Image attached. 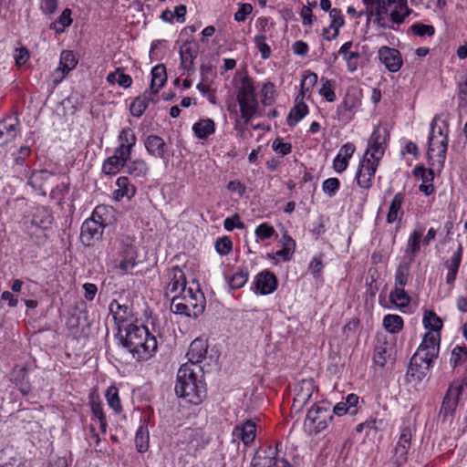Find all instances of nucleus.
Listing matches in <instances>:
<instances>
[{"label": "nucleus", "instance_id": "nucleus-20", "mask_svg": "<svg viewBox=\"0 0 467 467\" xmlns=\"http://www.w3.org/2000/svg\"><path fill=\"white\" fill-rule=\"evenodd\" d=\"M463 248L461 244H458L457 249L452 253L451 256L444 262L447 269L446 283L452 286L457 277V274L462 263Z\"/></svg>", "mask_w": 467, "mask_h": 467}, {"label": "nucleus", "instance_id": "nucleus-11", "mask_svg": "<svg viewBox=\"0 0 467 467\" xmlns=\"http://www.w3.org/2000/svg\"><path fill=\"white\" fill-rule=\"evenodd\" d=\"M462 390V385L459 382H453L450 385L440 410V417L442 418V420H446L448 417L452 416L455 412Z\"/></svg>", "mask_w": 467, "mask_h": 467}, {"label": "nucleus", "instance_id": "nucleus-28", "mask_svg": "<svg viewBox=\"0 0 467 467\" xmlns=\"http://www.w3.org/2000/svg\"><path fill=\"white\" fill-rule=\"evenodd\" d=\"M393 348L384 339L378 341L374 348L373 361L379 367H384L392 360Z\"/></svg>", "mask_w": 467, "mask_h": 467}, {"label": "nucleus", "instance_id": "nucleus-4", "mask_svg": "<svg viewBox=\"0 0 467 467\" xmlns=\"http://www.w3.org/2000/svg\"><path fill=\"white\" fill-rule=\"evenodd\" d=\"M445 130L437 125V118L431 124V132L428 139V157L436 158L440 167H443L448 148V124L443 121Z\"/></svg>", "mask_w": 467, "mask_h": 467}, {"label": "nucleus", "instance_id": "nucleus-58", "mask_svg": "<svg viewBox=\"0 0 467 467\" xmlns=\"http://www.w3.org/2000/svg\"><path fill=\"white\" fill-rule=\"evenodd\" d=\"M413 173L416 177H420L422 183L432 182L434 180V172L431 169H426L424 166H417Z\"/></svg>", "mask_w": 467, "mask_h": 467}, {"label": "nucleus", "instance_id": "nucleus-30", "mask_svg": "<svg viewBox=\"0 0 467 467\" xmlns=\"http://www.w3.org/2000/svg\"><path fill=\"white\" fill-rule=\"evenodd\" d=\"M144 144L150 155L161 159L165 157L167 146L162 138L157 135H149L145 140Z\"/></svg>", "mask_w": 467, "mask_h": 467}, {"label": "nucleus", "instance_id": "nucleus-43", "mask_svg": "<svg viewBox=\"0 0 467 467\" xmlns=\"http://www.w3.org/2000/svg\"><path fill=\"white\" fill-rule=\"evenodd\" d=\"M150 434L148 426L145 424L140 425L135 435L136 449L139 452H146L149 449Z\"/></svg>", "mask_w": 467, "mask_h": 467}, {"label": "nucleus", "instance_id": "nucleus-40", "mask_svg": "<svg viewBox=\"0 0 467 467\" xmlns=\"http://www.w3.org/2000/svg\"><path fill=\"white\" fill-rule=\"evenodd\" d=\"M125 171L134 177H144L149 171V167L143 160L136 159L126 162Z\"/></svg>", "mask_w": 467, "mask_h": 467}, {"label": "nucleus", "instance_id": "nucleus-45", "mask_svg": "<svg viewBox=\"0 0 467 467\" xmlns=\"http://www.w3.org/2000/svg\"><path fill=\"white\" fill-rule=\"evenodd\" d=\"M52 176L47 170L34 171L28 178L27 184L34 190L42 189L44 182Z\"/></svg>", "mask_w": 467, "mask_h": 467}, {"label": "nucleus", "instance_id": "nucleus-25", "mask_svg": "<svg viewBox=\"0 0 467 467\" xmlns=\"http://www.w3.org/2000/svg\"><path fill=\"white\" fill-rule=\"evenodd\" d=\"M208 350V344L204 339H194L188 349L187 357L190 361L189 365H196L201 363L206 357Z\"/></svg>", "mask_w": 467, "mask_h": 467}, {"label": "nucleus", "instance_id": "nucleus-57", "mask_svg": "<svg viewBox=\"0 0 467 467\" xmlns=\"http://www.w3.org/2000/svg\"><path fill=\"white\" fill-rule=\"evenodd\" d=\"M410 29L414 35H417L420 36H431L435 33V29L432 26L425 25V24H421V23L413 24L410 26Z\"/></svg>", "mask_w": 467, "mask_h": 467}, {"label": "nucleus", "instance_id": "nucleus-60", "mask_svg": "<svg viewBox=\"0 0 467 467\" xmlns=\"http://www.w3.org/2000/svg\"><path fill=\"white\" fill-rule=\"evenodd\" d=\"M275 232V231L272 225L263 223L256 227L255 235L261 240H265L271 238Z\"/></svg>", "mask_w": 467, "mask_h": 467}, {"label": "nucleus", "instance_id": "nucleus-51", "mask_svg": "<svg viewBox=\"0 0 467 467\" xmlns=\"http://www.w3.org/2000/svg\"><path fill=\"white\" fill-rule=\"evenodd\" d=\"M410 274V262L400 265L395 272V286L404 287L408 283Z\"/></svg>", "mask_w": 467, "mask_h": 467}, {"label": "nucleus", "instance_id": "nucleus-36", "mask_svg": "<svg viewBox=\"0 0 467 467\" xmlns=\"http://www.w3.org/2000/svg\"><path fill=\"white\" fill-rule=\"evenodd\" d=\"M167 81L166 67L164 65L160 64L151 69V81L150 89L158 92L164 86Z\"/></svg>", "mask_w": 467, "mask_h": 467}, {"label": "nucleus", "instance_id": "nucleus-64", "mask_svg": "<svg viewBox=\"0 0 467 467\" xmlns=\"http://www.w3.org/2000/svg\"><path fill=\"white\" fill-rule=\"evenodd\" d=\"M253 6L250 4H241L238 11L234 14V19L237 22H244L246 19L247 15L251 14Z\"/></svg>", "mask_w": 467, "mask_h": 467}, {"label": "nucleus", "instance_id": "nucleus-47", "mask_svg": "<svg viewBox=\"0 0 467 467\" xmlns=\"http://www.w3.org/2000/svg\"><path fill=\"white\" fill-rule=\"evenodd\" d=\"M107 81L110 84L118 83L120 87L128 88L132 84V78L130 75L124 74L120 68H117L116 71L109 73L107 76Z\"/></svg>", "mask_w": 467, "mask_h": 467}, {"label": "nucleus", "instance_id": "nucleus-9", "mask_svg": "<svg viewBox=\"0 0 467 467\" xmlns=\"http://www.w3.org/2000/svg\"><path fill=\"white\" fill-rule=\"evenodd\" d=\"M119 267L125 273L130 272L136 265L137 250L130 237L126 236L119 242Z\"/></svg>", "mask_w": 467, "mask_h": 467}, {"label": "nucleus", "instance_id": "nucleus-5", "mask_svg": "<svg viewBox=\"0 0 467 467\" xmlns=\"http://www.w3.org/2000/svg\"><path fill=\"white\" fill-rule=\"evenodd\" d=\"M237 101L240 107L241 117L244 124L253 119L257 111L258 102L254 94V88L250 79L244 78L237 89Z\"/></svg>", "mask_w": 467, "mask_h": 467}, {"label": "nucleus", "instance_id": "nucleus-34", "mask_svg": "<svg viewBox=\"0 0 467 467\" xmlns=\"http://www.w3.org/2000/svg\"><path fill=\"white\" fill-rule=\"evenodd\" d=\"M78 62V60H66L65 62L59 60L58 67L54 69L50 76L54 87L62 82L68 72L77 67Z\"/></svg>", "mask_w": 467, "mask_h": 467}, {"label": "nucleus", "instance_id": "nucleus-61", "mask_svg": "<svg viewBox=\"0 0 467 467\" xmlns=\"http://www.w3.org/2000/svg\"><path fill=\"white\" fill-rule=\"evenodd\" d=\"M224 228L227 231H233L234 228L244 229V224L240 220V216L237 213H234L231 217H227L223 222Z\"/></svg>", "mask_w": 467, "mask_h": 467}, {"label": "nucleus", "instance_id": "nucleus-7", "mask_svg": "<svg viewBox=\"0 0 467 467\" xmlns=\"http://www.w3.org/2000/svg\"><path fill=\"white\" fill-rule=\"evenodd\" d=\"M333 419L330 406L327 402H319L312 406L307 411L306 420L311 424L315 433L325 430Z\"/></svg>", "mask_w": 467, "mask_h": 467}, {"label": "nucleus", "instance_id": "nucleus-31", "mask_svg": "<svg viewBox=\"0 0 467 467\" xmlns=\"http://www.w3.org/2000/svg\"><path fill=\"white\" fill-rule=\"evenodd\" d=\"M114 213L115 211L112 206L102 204L98 205L94 209L90 218L96 221L103 228H105L106 226L111 224L114 222Z\"/></svg>", "mask_w": 467, "mask_h": 467}, {"label": "nucleus", "instance_id": "nucleus-2", "mask_svg": "<svg viewBox=\"0 0 467 467\" xmlns=\"http://www.w3.org/2000/svg\"><path fill=\"white\" fill-rule=\"evenodd\" d=\"M441 333L426 332L416 353L412 356L408 373L417 380L424 379L438 358Z\"/></svg>", "mask_w": 467, "mask_h": 467}, {"label": "nucleus", "instance_id": "nucleus-38", "mask_svg": "<svg viewBox=\"0 0 467 467\" xmlns=\"http://www.w3.org/2000/svg\"><path fill=\"white\" fill-rule=\"evenodd\" d=\"M192 130L197 138L204 140L214 132L215 124L211 119H201L194 123Z\"/></svg>", "mask_w": 467, "mask_h": 467}, {"label": "nucleus", "instance_id": "nucleus-23", "mask_svg": "<svg viewBox=\"0 0 467 467\" xmlns=\"http://www.w3.org/2000/svg\"><path fill=\"white\" fill-rule=\"evenodd\" d=\"M119 146L115 149L122 156L130 158L132 150L136 144L137 138L135 133L130 128H124L119 135Z\"/></svg>", "mask_w": 467, "mask_h": 467}, {"label": "nucleus", "instance_id": "nucleus-27", "mask_svg": "<svg viewBox=\"0 0 467 467\" xmlns=\"http://www.w3.org/2000/svg\"><path fill=\"white\" fill-rule=\"evenodd\" d=\"M255 432V423L253 420H248L243 424L234 427L233 436L240 439L244 445H249L254 441Z\"/></svg>", "mask_w": 467, "mask_h": 467}, {"label": "nucleus", "instance_id": "nucleus-46", "mask_svg": "<svg viewBox=\"0 0 467 467\" xmlns=\"http://www.w3.org/2000/svg\"><path fill=\"white\" fill-rule=\"evenodd\" d=\"M403 319L398 315H386L383 318L384 328L391 334H396L403 328Z\"/></svg>", "mask_w": 467, "mask_h": 467}, {"label": "nucleus", "instance_id": "nucleus-19", "mask_svg": "<svg viewBox=\"0 0 467 467\" xmlns=\"http://www.w3.org/2000/svg\"><path fill=\"white\" fill-rule=\"evenodd\" d=\"M158 92L149 89L142 95L137 97L130 108L131 115L137 118L141 117L150 103H156L158 101Z\"/></svg>", "mask_w": 467, "mask_h": 467}, {"label": "nucleus", "instance_id": "nucleus-16", "mask_svg": "<svg viewBox=\"0 0 467 467\" xmlns=\"http://www.w3.org/2000/svg\"><path fill=\"white\" fill-rule=\"evenodd\" d=\"M20 131V121L16 117L0 120V146L12 142Z\"/></svg>", "mask_w": 467, "mask_h": 467}, {"label": "nucleus", "instance_id": "nucleus-3", "mask_svg": "<svg viewBox=\"0 0 467 467\" xmlns=\"http://www.w3.org/2000/svg\"><path fill=\"white\" fill-rule=\"evenodd\" d=\"M206 300L200 289L187 288L183 295H175L171 300V310L176 315L196 318L205 309Z\"/></svg>", "mask_w": 467, "mask_h": 467}, {"label": "nucleus", "instance_id": "nucleus-18", "mask_svg": "<svg viewBox=\"0 0 467 467\" xmlns=\"http://www.w3.org/2000/svg\"><path fill=\"white\" fill-rule=\"evenodd\" d=\"M206 396L205 384L197 378L193 382L190 383L185 392L181 393L178 397L184 399L188 403L198 405Z\"/></svg>", "mask_w": 467, "mask_h": 467}, {"label": "nucleus", "instance_id": "nucleus-37", "mask_svg": "<svg viewBox=\"0 0 467 467\" xmlns=\"http://www.w3.org/2000/svg\"><path fill=\"white\" fill-rule=\"evenodd\" d=\"M270 454L272 456H264L262 457L259 454V451H256L254 456L252 459L251 466L252 467H276V462L278 460L275 459L277 454V449L272 448L269 446Z\"/></svg>", "mask_w": 467, "mask_h": 467}, {"label": "nucleus", "instance_id": "nucleus-15", "mask_svg": "<svg viewBox=\"0 0 467 467\" xmlns=\"http://www.w3.org/2000/svg\"><path fill=\"white\" fill-rule=\"evenodd\" d=\"M314 391V384L311 379H303L295 385L294 401L292 408L296 411H300L306 405L312 397Z\"/></svg>", "mask_w": 467, "mask_h": 467}, {"label": "nucleus", "instance_id": "nucleus-21", "mask_svg": "<svg viewBox=\"0 0 467 467\" xmlns=\"http://www.w3.org/2000/svg\"><path fill=\"white\" fill-rule=\"evenodd\" d=\"M184 440L189 446L190 451L194 452L203 449L209 442L202 429H187L184 431Z\"/></svg>", "mask_w": 467, "mask_h": 467}, {"label": "nucleus", "instance_id": "nucleus-55", "mask_svg": "<svg viewBox=\"0 0 467 467\" xmlns=\"http://www.w3.org/2000/svg\"><path fill=\"white\" fill-rule=\"evenodd\" d=\"M467 359V347L456 346L451 351V363L456 367L463 364Z\"/></svg>", "mask_w": 467, "mask_h": 467}, {"label": "nucleus", "instance_id": "nucleus-62", "mask_svg": "<svg viewBox=\"0 0 467 467\" xmlns=\"http://www.w3.org/2000/svg\"><path fill=\"white\" fill-rule=\"evenodd\" d=\"M272 149L282 156H285L291 152L292 145L283 142L282 139L277 138L274 140Z\"/></svg>", "mask_w": 467, "mask_h": 467}, {"label": "nucleus", "instance_id": "nucleus-48", "mask_svg": "<svg viewBox=\"0 0 467 467\" xmlns=\"http://www.w3.org/2000/svg\"><path fill=\"white\" fill-rule=\"evenodd\" d=\"M389 298L391 303L399 307H405L410 302V297L404 290V287H394L390 292Z\"/></svg>", "mask_w": 467, "mask_h": 467}, {"label": "nucleus", "instance_id": "nucleus-52", "mask_svg": "<svg viewBox=\"0 0 467 467\" xmlns=\"http://www.w3.org/2000/svg\"><path fill=\"white\" fill-rule=\"evenodd\" d=\"M322 87L319 90V94L324 97L328 102H334L337 99L335 89V82L328 80L325 78H321Z\"/></svg>", "mask_w": 467, "mask_h": 467}, {"label": "nucleus", "instance_id": "nucleus-10", "mask_svg": "<svg viewBox=\"0 0 467 467\" xmlns=\"http://www.w3.org/2000/svg\"><path fill=\"white\" fill-rule=\"evenodd\" d=\"M379 163L367 156L363 157L355 176L357 184L360 188L368 190L372 186V179L375 176Z\"/></svg>", "mask_w": 467, "mask_h": 467}, {"label": "nucleus", "instance_id": "nucleus-17", "mask_svg": "<svg viewBox=\"0 0 467 467\" xmlns=\"http://www.w3.org/2000/svg\"><path fill=\"white\" fill-rule=\"evenodd\" d=\"M103 227L90 217L81 225L80 241L86 246H90L99 240L103 234Z\"/></svg>", "mask_w": 467, "mask_h": 467}, {"label": "nucleus", "instance_id": "nucleus-6", "mask_svg": "<svg viewBox=\"0 0 467 467\" xmlns=\"http://www.w3.org/2000/svg\"><path fill=\"white\" fill-rule=\"evenodd\" d=\"M388 137L389 132L386 129L380 128L379 126L376 127L368 139L364 156L379 162L387 148Z\"/></svg>", "mask_w": 467, "mask_h": 467}, {"label": "nucleus", "instance_id": "nucleus-33", "mask_svg": "<svg viewBox=\"0 0 467 467\" xmlns=\"http://www.w3.org/2000/svg\"><path fill=\"white\" fill-rule=\"evenodd\" d=\"M117 189L114 191L116 200L123 198L130 199L135 195L136 188L132 185L126 176H120L116 181Z\"/></svg>", "mask_w": 467, "mask_h": 467}, {"label": "nucleus", "instance_id": "nucleus-54", "mask_svg": "<svg viewBox=\"0 0 467 467\" xmlns=\"http://www.w3.org/2000/svg\"><path fill=\"white\" fill-rule=\"evenodd\" d=\"M199 46L195 41H187L180 47L181 58H196L198 56Z\"/></svg>", "mask_w": 467, "mask_h": 467}, {"label": "nucleus", "instance_id": "nucleus-44", "mask_svg": "<svg viewBox=\"0 0 467 467\" xmlns=\"http://www.w3.org/2000/svg\"><path fill=\"white\" fill-rule=\"evenodd\" d=\"M308 112V108L304 102L296 103L290 110L287 117V124L290 127L296 125Z\"/></svg>", "mask_w": 467, "mask_h": 467}, {"label": "nucleus", "instance_id": "nucleus-24", "mask_svg": "<svg viewBox=\"0 0 467 467\" xmlns=\"http://www.w3.org/2000/svg\"><path fill=\"white\" fill-rule=\"evenodd\" d=\"M109 313L112 315L118 332L127 327L128 317L130 316V310L127 305H120L117 300H113L109 306Z\"/></svg>", "mask_w": 467, "mask_h": 467}, {"label": "nucleus", "instance_id": "nucleus-32", "mask_svg": "<svg viewBox=\"0 0 467 467\" xmlns=\"http://www.w3.org/2000/svg\"><path fill=\"white\" fill-rule=\"evenodd\" d=\"M329 16L331 18V24L329 27L324 29L323 33L325 38L327 40L335 38L338 35L339 28L344 25V18L339 9H331Z\"/></svg>", "mask_w": 467, "mask_h": 467}, {"label": "nucleus", "instance_id": "nucleus-53", "mask_svg": "<svg viewBox=\"0 0 467 467\" xmlns=\"http://www.w3.org/2000/svg\"><path fill=\"white\" fill-rule=\"evenodd\" d=\"M248 276L249 275L247 270L240 269L229 279V285L233 289H239L247 283Z\"/></svg>", "mask_w": 467, "mask_h": 467}, {"label": "nucleus", "instance_id": "nucleus-41", "mask_svg": "<svg viewBox=\"0 0 467 467\" xmlns=\"http://www.w3.org/2000/svg\"><path fill=\"white\" fill-rule=\"evenodd\" d=\"M422 322L428 332L441 333L443 326L441 318L431 310L424 312Z\"/></svg>", "mask_w": 467, "mask_h": 467}, {"label": "nucleus", "instance_id": "nucleus-49", "mask_svg": "<svg viewBox=\"0 0 467 467\" xmlns=\"http://www.w3.org/2000/svg\"><path fill=\"white\" fill-rule=\"evenodd\" d=\"M105 397L109 406L116 413H120L122 411V406L119 396V390L115 386H110L107 389Z\"/></svg>", "mask_w": 467, "mask_h": 467}, {"label": "nucleus", "instance_id": "nucleus-26", "mask_svg": "<svg viewBox=\"0 0 467 467\" xmlns=\"http://www.w3.org/2000/svg\"><path fill=\"white\" fill-rule=\"evenodd\" d=\"M115 150L114 154L107 158L102 164V171L107 175H114L125 168L126 162L130 160L128 156H122Z\"/></svg>", "mask_w": 467, "mask_h": 467}, {"label": "nucleus", "instance_id": "nucleus-14", "mask_svg": "<svg viewBox=\"0 0 467 467\" xmlns=\"http://www.w3.org/2000/svg\"><path fill=\"white\" fill-rule=\"evenodd\" d=\"M169 283L165 286V296L171 295H183L187 292L186 277L182 269L178 266L171 268L168 273Z\"/></svg>", "mask_w": 467, "mask_h": 467}, {"label": "nucleus", "instance_id": "nucleus-56", "mask_svg": "<svg viewBox=\"0 0 467 467\" xmlns=\"http://www.w3.org/2000/svg\"><path fill=\"white\" fill-rule=\"evenodd\" d=\"M340 187V182L337 178H328L322 183L323 192L329 197L336 195Z\"/></svg>", "mask_w": 467, "mask_h": 467}, {"label": "nucleus", "instance_id": "nucleus-8", "mask_svg": "<svg viewBox=\"0 0 467 467\" xmlns=\"http://www.w3.org/2000/svg\"><path fill=\"white\" fill-rule=\"evenodd\" d=\"M412 431L410 427L401 429L398 441L393 448L390 462L395 467L403 466L408 461V452L411 446Z\"/></svg>", "mask_w": 467, "mask_h": 467}, {"label": "nucleus", "instance_id": "nucleus-29", "mask_svg": "<svg viewBox=\"0 0 467 467\" xmlns=\"http://www.w3.org/2000/svg\"><path fill=\"white\" fill-rule=\"evenodd\" d=\"M358 396L351 393L348 394L345 400L338 402L333 408V413L337 416H342L345 414H349L354 416L358 413Z\"/></svg>", "mask_w": 467, "mask_h": 467}, {"label": "nucleus", "instance_id": "nucleus-35", "mask_svg": "<svg viewBox=\"0 0 467 467\" xmlns=\"http://www.w3.org/2000/svg\"><path fill=\"white\" fill-rule=\"evenodd\" d=\"M422 238V232L420 230H414L410 233L408 242L407 247L405 250L406 256L409 257L410 263L413 261L415 256L419 254L420 249V242Z\"/></svg>", "mask_w": 467, "mask_h": 467}, {"label": "nucleus", "instance_id": "nucleus-1", "mask_svg": "<svg viewBox=\"0 0 467 467\" xmlns=\"http://www.w3.org/2000/svg\"><path fill=\"white\" fill-rule=\"evenodd\" d=\"M117 337L121 346L137 360L150 358L158 348L155 336L143 325L130 323L124 329L119 328Z\"/></svg>", "mask_w": 467, "mask_h": 467}, {"label": "nucleus", "instance_id": "nucleus-63", "mask_svg": "<svg viewBox=\"0 0 467 467\" xmlns=\"http://www.w3.org/2000/svg\"><path fill=\"white\" fill-rule=\"evenodd\" d=\"M30 154L31 149L28 146H21L19 150L14 153L15 163L17 165H22Z\"/></svg>", "mask_w": 467, "mask_h": 467}, {"label": "nucleus", "instance_id": "nucleus-13", "mask_svg": "<svg viewBox=\"0 0 467 467\" xmlns=\"http://www.w3.org/2000/svg\"><path fill=\"white\" fill-rule=\"evenodd\" d=\"M277 287V280L275 275L267 270L258 273L252 284V290L255 294L269 295Z\"/></svg>", "mask_w": 467, "mask_h": 467}, {"label": "nucleus", "instance_id": "nucleus-42", "mask_svg": "<svg viewBox=\"0 0 467 467\" xmlns=\"http://www.w3.org/2000/svg\"><path fill=\"white\" fill-rule=\"evenodd\" d=\"M71 10L65 8L57 19L50 24V29L57 34L63 33L72 24Z\"/></svg>", "mask_w": 467, "mask_h": 467}, {"label": "nucleus", "instance_id": "nucleus-39", "mask_svg": "<svg viewBox=\"0 0 467 467\" xmlns=\"http://www.w3.org/2000/svg\"><path fill=\"white\" fill-rule=\"evenodd\" d=\"M404 200L405 194L403 192H397L394 195L386 218L388 223H393L398 219V215L402 208Z\"/></svg>", "mask_w": 467, "mask_h": 467}, {"label": "nucleus", "instance_id": "nucleus-12", "mask_svg": "<svg viewBox=\"0 0 467 467\" xmlns=\"http://www.w3.org/2000/svg\"><path fill=\"white\" fill-rule=\"evenodd\" d=\"M359 105L360 99L356 90H348L342 102L337 106V119L344 123L349 122L353 119V110Z\"/></svg>", "mask_w": 467, "mask_h": 467}, {"label": "nucleus", "instance_id": "nucleus-50", "mask_svg": "<svg viewBox=\"0 0 467 467\" xmlns=\"http://www.w3.org/2000/svg\"><path fill=\"white\" fill-rule=\"evenodd\" d=\"M92 420H97L99 424L100 431L105 433L108 427L106 415L104 413L102 405L100 402H91Z\"/></svg>", "mask_w": 467, "mask_h": 467}, {"label": "nucleus", "instance_id": "nucleus-59", "mask_svg": "<svg viewBox=\"0 0 467 467\" xmlns=\"http://www.w3.org/2000/svg\"><path fill=\"white\" fill-rule=\"evenodd\" d=\"M233 247L232 241L229 237H222L215 242V250L221 255L228 254Z\"/></svg>", "mask_w": 467, "mask_h": 467}, {"label": "nucleus", "instance_id": "nucleus-22", "mask_svg": "<svg viewBox=\"0 0 467 467\" xmlns=\"http://www.w3.org/2000/svg\"><path fill=\"white\" fill-rule=\"evenodd\" d=\"M197 378L192 365L188 363L182 364L177 372V381L175 385V393L179 396L181 393L185 392L187 386L193 382Z\"/></svg>", "mask_w": 467, "mask_h": 467}]
</instances>
